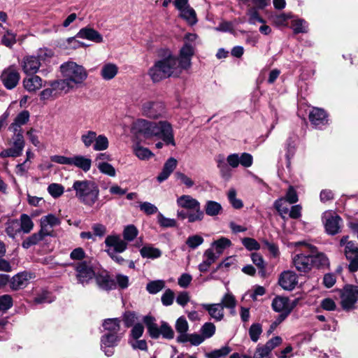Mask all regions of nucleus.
Masks as SVG:
<instances>
[{
	"label": "nucleus",
	"instance_id": "nucleus-58",
	"mask_svg": "<svg viewBox=\"0 0 358 358\" xmlns=\"http://www.w3.org/2000/svg\"><path fill=\"white\" fill-rule=\"evenodd\" d=\"M262 332V326L259 323L252 324L249 329V335L251 340L257 342Z\"/></svg>",
	"mask_w": 358,
	"mask_h": 358
},
{
	"label": "nucleus",
	"instance_id": "nucleus-7",
	"mask_svg": "<svg viewBox=\"0 0 358 358\" xmlns=\"http://www.w3.org/2000/svg\"><path fill=\"white\" fill-rule=\"evenodd\" d=\"M71 265L76 271L78 282L83 286L87 285L95 277V271L90 261L85 260Z\"/></svg>",
	"mask_w": 358,
	"mask_h": 358
},
{
	"label": "nucleus",
	"instance_id": "nucleus-37",
	"mask_svg": "<svg viewBox=\"0 0 358 358\" xmlns=\"http://www.w3.org/2000/svg\"><path fill=\"white\" fill-rule=\"evenodd\" d=\"M27 280L28 278L27 273H18L13 277L10 281V287L14 290L23 288L27 285Z\"/></svg>",
	"mask_w": 358,
	"mask_h": 358
},
{
	"label": "nucleus",
	"instance_id": "nucleus-64",
	"mask_svg": "<svg viewBox=\"0 0 358 358\" xmlns=\"http://www.w3.org/2000/svg\"><path fill=\"white\" fill-rule=\"evenodd\" d=\"M175 177L177 180H180L181 183L184 184L188 188L193 187L194 185V182L192 180V178L182 172H176Z\"/></svg>",
	"mask_w": 358,
	"mask_h": 358
},
{
	"label": "nucleus",
	"instance_id": "nucleus-41",
	"mask_svg": "<svg viewBox=\"0 0 358 358\" xmlns=\"http://www.w3.org/2000/svg\"><path fill=\"white\" fill-rule=\"evenodd\" d=\"M133 152L141 160H146L153 156V153L148 148H144L139 144L133 146Z\"/></svg>",
	"mask_w": 358,
	"mask_h": 358
},
{
	"label": "nucleus",
	"instance_id": "nucleus-31",
	"mask_svg": "<svg viewBox=\"0 0 358 358\" xmlns=\"http://www.w3.org/2000/svg\"><path fill=\"white\" fill-rule=\"evenodd\" d=\"M102 327L105 333L120 334V320L118 318L106 319L102 323Z\"/></svg>",
	"mask_w": 358,
	"mask_h": 358
},
{
	"label": "nucleus",
	"instance_id": "nucleus-21",
	"mask_svg": "<svg viewBox=\"0 0 358 358\" xmlns=\"http://www.w3.org/2000/svg\"><path fill=\"white\" fill-rule=\"evenodd\" d=\"M273 309L278 313L289 314L294 306L289 303L288 298L283 296H276L272 301Z\"/></svg>",
	"mask_w": 358,
	"mask_h": 358
},
{
	"label": "nucleus",
	"instance_id": "nucleus-40",
	"mask_svg": "<svg viewBox=\"0 0 358 358\" xmlns=\"http://www.w3.org/2000/svg\"><path fill=\"white\" fill-rule=\"evenodd\" d=\"M179 16L192 25L197 22L196 12L190 6L184 8L183 11H180Z\"/></svg>",
	"mask_w": 358,
	"mask_h": 358
},
{
	"label": "nucleus",
	"instance_id": "nucleus-23",
	"mask_svg": "<svg viewBox=\"0 0 358 358\" xmlns=\"http://www.w3.org/2000/svg\"><path fill=\"white\" fill-rule=\"evenodd\" d=\"M201 306L215 321H221L224 318V308L221 303H202Z\"/></svg>",
	"mask_w": 358,
	"mask_h": 358
},
{
	"label": "nucleus",
	"instance_id": "nucleus-63",
	"mask_svg": "<svg viewBox=\"0 0 358 358\" xmlns=\"http://www.w3.org/2000/svg\"><path fill=\"white\" fill-rule=\"evenodd\" d=\"M13 306V299L10 295L4 294L0 296V310L6 311Z\"/></svg>",
	"mask_w": 358,
	"mask_h": 358
},
{
	"label": "nucleus",
	"instance_id": "nucleus-19",
	"mask_svg": "<svg viewBox=\"0 0 358 358\" xmlns=\"http://www.w3.org/2000/svg\"><path fill=\"white\" fill-rule=\"evenodd\" d=\"M40 224L42 231L46 233L48 236H51L52 228L59 226L61 224V220L54 214H48L41 218Z\"/></svg>",
	"mask_w": 358,
	"mask_h": 358
},
{
	"label": "nucleus",
	"instance_id": "nucleus-38",
	"mask_svg": "<svg viewBox=\"0 0 358 358\" xmlns=\"http://www.w3.org/2000/svg\"><path fill=\"white\" fill-rule=\"evenodd\" d=\"M118 72L117 66L111 63L106 64L103 66L101 75L105 80H110L113 78Z\"/></svg>",
	"mask_w": 358,
	"mask_h": 358
},
{
	"label": "nucleus",
	"instance_id": "nucleus-24",
	"mask_svg": "<svg viewBox=\"0 0 358 358\" xmlns=\"http://www.w3.org/2000/svg\"><path fill=\"white\" fill-rule=\"evenodd\" d=\"M213 248H208L205 250L203 253V260L199 265V270L201 272H206L208 270L209 267L219 258Z\"/></svg>",
	"mask_w": 358,
	"mask_h": 358
},
{
	"label": "nucleus",
	"instance_id": "nucleus-32",
	"mask_svg": "<svg viewBox=\"0 0 358 358\" xmlns=\"http://www.w3.org/2000/svg\"><path fill=\"white\" fill-rule=\"evenodd\" d=\"M348 236H344L340 241V245L345 246V254L347 259H351L352 255L358 254V246L350 241Z\"/></svg>",
	"mask_w": 358,
	"mask_h": 358
},
{
	"label": "nucleus",
	"instance_id": "nucleus-26",
	"mask_svg": "<svg viewBox=\"0 0 358 358\" xmlns=\"http://www.w3.org/2000/svg\"><path fill=\"white\" fill-rule=\"evenodd\" d=\"M41 66L39 59L34 56H27L24 58L22 68L24 71L30 75L36 73Z\"/></svg>",
	"mask_w": 358,
	"mask_h": 358
},
{
	"label": "nucleus",
	"instance_id": "nucleus-46",
	"mask_svg": "<svg viewBox=\"0 0 358 358\" xmlns=\"http://www.w3.org/2000/svg\"><path fill=\"white\" fill-rule=\"evenodd\" d=\"M20 230L25 234L29 233L34 227V222L31 217L27 214H22L20 216Z\"/></svg>",
	"mask_w": 358,
	"mask_h": 358
},
{
	"label": "nucleus",
	"instance_id": "nucleus-4",
	"mask_svg": "<svg viewBox=\"0 0 358 358\" xmlns=\"http://www.w3.org/2000/svg\"><path fill=\"white\" fill-rule=\"evenodd\" d=\"M72 188L76 192V196L85 206L92 207L99 200V189L92 180H76Z\"/></svg>",
	"mask_w": 358,
	"mask_h": 358
},
{
	"label": "nucleus",
	"instance_id": "nucleus-13",
	"mask_svg": "<svg viewBox=\"0 0 358 358\" xmlns=\"http://www.w3.org/2000/svg\"><path fill=\"white\" fill-rule=\"evenodd\" d=\"M313 261L310 254L299 252L293 255L292 263L296 270L300 273H308L313 268Z\"/></svg>",
	"mask_w": 358,
	"mask_h": 358
},
{
	"label": "nucleus",
	"instance_id": "nucleus-50",
	"mask_svg": "<svg viewBox=\"0 0 358 358\" xmlns=\"http://www.w3.org/2000/svg\"><path fill=\"white\" fill-rule=\"evenodd\" d=\"M138 231L137 228L130 224L127 226L123 231L124 239L127 241H132L138 235Z\"/></svg>",
	"mask_w": 358,
	"mask_h": 358
},
{
	"label": "nucleus",
	"instance_id": "nucleus-18",
	"mask_svg": "<svg viewBox=\"0 0 358 358\" xmlns=\"http://www.w3.org/2000/svg\"><path fill=\"white\" fill-rule=\"evenodd\" d=\"M278 284L283 289L291 291L294 289L298 284V276L294 271H283L280 275Z\"/></svg>",
	"mask_w": 358,
	"mask_h": 358
},
{
	"label": "nucleus",
	"instance_id": "nucleus-30",
	"mask_svg": "<svg viewBox=\"0 0 358 358\" xmlns=\"http://www.w3.org/2000/svg\"><path fill=\"white\" fill-rule=\"evenodd\" d=\"M143 322L145 323L150 336L152 338H158L160 336V328L155 322V317L146 315L143 317Z\"/></svg>",
	"mask_w": 358,
	"mask_h": 358
},
{
	"label": "nucleus",
	"instance_id": "nucleus-62",
	"mask_svg": "<svg viewBox=\"0 0 358 358\" xmlns=\"http://www.w3.org/2000/svg\"><path fill=\"white\" fill-rule=\"evenodd\" d=\"M38 96L43 102L53 101L60 96L57 91H41Z\"/></svg>",
	"mask_w": 358,
	"mask_h": 358
},
{
	"label": "nucleus",
	"instance_id": "nucleus-39",
	"mask_svg": "<svg viewBox=\"0 0 358 358\" xmlns=\"http://www.w3.org/2000/svg\"><path fill=\"white\" fill-rule=\"evenodd\" d=\"M3 29H5V34L1 38V43L8 48H12L13 46L17 43V34L14 33L11 29L5 28H3Z\"/></svg>",
	"mask_w": 358,
	"mask_h": 358
},
{
	"label": "nucleus",
	"instance_id": "nucleus-10",
	"mask_svg": "<svg viewBox=\"0 0 358 358\" xmlns=\"http://www.w3.org/2000/svg\"><path fill=\"white\" fill-rule=\"evenodd\" d=\"M322 222L328 234L335 235L341 231L343 220L336 213L330 210L324 212L322 215Z\"/></svg>",
	"mask_w": 358,
	"mask_h": 358
},
{
	"label": "nucleus",
	"instance_id": "nucleus-28",
	"mask_svg": "<svg viewBox=\"0 0 358 358\" xmlns=\"http://www.w3.org/2000/svg\"><path fill=\"white\" fill-rule=\"evenodd\" d=\"M71 166H74L84 172H87L91 169L92 160L83 155H73L71 157Z\"/></svg>",
	"mask_w": 358,
	"mask_h": 358
},
{
	"label": "nucleus",
	"instance_id": "nucleus-57",
	"mask_svg": "<svg viewBox=\"0 0 358 358\" xmlns=\"http://www.w3.org/2000/svg\"><path fill=\"white\" fill-rule=\"evenodd\" d=\"M304 23H306V21L303 19H296L291 21L290 27L293 29L294 34L306 32L303 26Z\"/></svg>",
	"mask_w": 358,
	"mask_h": 358
},
{
	"label": "nucleus",
	"instance_id": "nucleus-55",
	"mask_svg": "<svg viewBox=\"0 0 358 358\" xmlns=\"http://www.w3.org/2000/svg\"><path fill=\"white\" fill-rule=\"evenodd\" d=\"M215 332V326L211 322H206L201 328V334L204 339L212 337Z\"/></svg>",
	"mask_w": 358,
	"mask_h": 358
},
{
	"label": "nucleus",
	"instance_id": "nucleus-51",
	"mask_svg": "<svg viewBox=\"0 0 358 358\" xmlns=\"http://www.w3.org/2000/svg\"><path fill=\"white\" fill-rule=\"evenodd\" d=\"M228 199L231 206L236 209H240L243 206L242 201L236 198V191L235 189L231 188L227 193Z\"/></svg>",
	"mask_w": 358,
	"mask_h": 358
},
{
	"label": "nucleus",
	"instance_id": "nucleus-9",
	"mask_svg": "<svg viewBox=\"0 0 358 358\" xmlns=\"http://www.w3.org/2000/svg\"><path fill=\"white\" fill-rule=\"evenodd\" d=\"M10 145V148L4 149L0 152L1 157H17L22 155L25 145L22 133L13 132Z\"/></svg>",
	"mask_w": 358,
	"mask_h": 358
},
{
	"label": "nucleus",
	"instance_id": "nucleus-47",
	"mask_svg": "<svg viewBox=\"0 0 358 358\" xmlns=\"http://www.w3.org/2000/svg\"><path fill=\"white\" fill-rule=\"evenodd\" d=\"M165 287V282L162 280H153L147 284L146 289L151 294H155Z\"/></svg>",
	"mask_w": 358,
	"mask_h": 358
},
{
	"label": "nucleus",
	"instance_id": "nucleus-16",
	"mask_svg": "<svg viewBox=\"0 0 358 358\" xmlns=\"http://www.w3.org/2000/svg\"><path fill=\"white\" fill-rule=\"evenodd\" d=\"M142 112L147 117L157 119L165 113V107L161 102H147L143 104Z\"/></svg>",
	"mask_w": 358,
	"mask_h": 358
},
{
	"label": "nucleus",
	"instance_id": "nucleus-2",
	"mask_svg": "<svg viewBox=\"0 0 358 358\" xmlns=\"http://www.w3.org/2000/svg\"><path fill=\"white\" fill-rule=\"evenodd\" d=\"M181 71L177 57L169 53L165 58L155 62L149 70V75L153 82L156 83L171 76H178Z\"/></svg>",
	"mask_w": 358,
	"mask_h": 358
},
{
	"label": "nucleus",
	"instance_id": "nucleus-29",
	"mask_svg": "<svg viewBox=\"0 0 358 358\" xmlns=\"http://www.w3.org/2000/svg\"><path fill=\"white\" fill-rule=\"evenodd\" d=\"M24 90H40L43 87V80L34 73L28 75L23 80Z\"/></svg>",
	"mask_w": 358,
	"mask_h": 358
},
{
	"label": "nucleus",
	"instance_id": "nucleus-22",
	"mask_svg": "<svg viewBox=\"0 0 358 358\" xmlns=\"http://www.w3.org/2000/svg\"><path fill=\"white\" fill-rule=\"evenodd\" d=\"M106 246L109 249L114 250L115 252L121 253L127 248V243L124 239H122L120 236H108L106 240Z\"/></svg>",
	"mask_w": 358,
	"mask_h": 358
},
{
	"label": "nucleus",
	"instance_id": "nucleus-44",
	"mask_svg": "<svg viewBox=\"0 0 358 358\" xmlns=\"http://www.w3.org/2000/svg\"><path fill=\"white\" fill-rule=\"evenodd\" d=\"M96 167L103 174L110 177H115L116 176L115 169L107 162H99L96 163Z\"/></svg>",
	"mask_w": 358,
	"mask_h": 358
},
{
	"label": "nucleus",
	"instance_id": "nucleus-6",
	"mask_svg": "<svg viewBox=\"0 0 358 358\" xmlns=\"http://www.w3.org/2000/svg\"><path fill=\"white\" fill-rule=\"evenodd\" d=\"M196 38V34L187 33L185 35V40L194 41ZM194 47L189 43L185 41L179 51L178 66L180 70H188L192 66V57L194 55Z\"/></svg>",
	"mask_w": 358,
	"mask_h": 358
},
{
	"label": "nucleus",
	"instance_id": "nucleus-54",
	"mask_svg": "<svg viewBox=\"0 0 358 358\" xmlns=\"http://www.w3.org/2000/svg\"><path fill=\"white\" fill-rule=\"evenodd\" d=\"M48 193L54 198L62 196L64 192V187L58 183H52L48 187Z\"/></svg>",
	"mask_w": 358,
	"mask_h": 358
},
{
	"label": "nucleus",
	"instance_id": "nucleus-14",
	"mask_svg": "<svg viewBox=\"0 0 358 358\" xmlns=\"http://www.w3.org/2000/svg\"><path fill=\"white\" fill-rule=\"evenodd\" d=\"M0 78L7 90H12L19 83L20 75L13 66H10L3 71Z\"/></svg>",
	"mask_w": 358,
	"mask_h": 358
},
{
	"label": "nucleus",
	"instance_id": "nucleus-12",
	"mask_svg": "<svg viewBox=\"0 0 358 358\" xmlns=\"http://www.w3.org/2000/svg\"><path fill=\"white\" fill-rule=\"evenodd\" d=\"M122 337V334H107L101 338V349L107 357L114 354V348L116 347Z\"/></svg>",
	"mask_w": 358,
	"mask_h": 358
},
{
	"label": "nucleus",
	"instance_id": "nucleus-20",
	"mask_svg": "<svg viewBox=\"0 0 358 358\" xmlns=\"http://www.w3.org/2000/svg\"><path fill=\"white\" fill-rule=\"evenodd\" d=\"M76 37L87 39L97 43L103 42L102 35L94 28L85 27L80 29Z\"/></svg>",
	"mask_w": 358,
	"mask_h": 358
},
{
	"label": "nucleus",
	"instance_id": "nucleus-35",
	"mask_svg": "<svg viewBox=\"0 0 358 358\" xmlns=\"http://www.w3.org/2000/svg\"><path fill=\"white\" fill-rule=\"evenodd\" d=\"M231 245V242L229 239L225 237H222L218 240L213 241L211 243L210 248H213V250L215 251V253L218 256H220L223 253L224 250L229 248Z\"/></svg>",
	"mask_w": 358,
	"mask_h": 358
},
{
	"label": "nucleus",
	"instance_id": "nucleus-60",
	"mask_svg": "<svg viewBox=\"0 0 358 358\" xmlns=\"http://www.w3.org/2000/svg\"><path fill=\"white\" fill-rule=\"evenodd\" d=\"M143 325L141 323H136L132 327L129 339L140 338L143 336Z\"/></svg>",
	"mask_w": 358,
	"mask_h": 358
},
{
	"label": "nucleus",
	"instance_id": "nucleus-17",
	"mask_svg": "<svg viewBox=\"0 0 358 358\" xmlns=\"http://www.w3.org/2000/svg\"><path fill=\"white\" fill-rule=\"evenodd\" d=\"M308 117L311 124L316 129H322L328 124L327 114L322 108H313L309 113Z\"/></svg>",
	"mask_w": 358,
	"mask_h": 358
},
{
	"label": "nucleus",
	"instance_id": "nucleus-11",
	"mask_svg": "<svg viewBox=\"0 0 358 358\" xmlns=\"http://www.w3.org/2000/svg\"><path fill=\"white\" fill-rule=\"evenodd\" d=\"M299 200L296 191L293 186H289L285 197H281L274 202V207L278 210L280 216L285 219V215L288 213V208L285 206V202L287 201L290 204L296 203Z\"/></svg>",
	"mask_w": 358,
	"mask_h": 358
},
{
	"label": "nucleus",
	"instance_id": "nucleus-48",
	"mask_svg": "<svg viewBox=\"0 0 358 358\" xmlns=\"http://www.w3.org/2000/svg\"><path fill=\"white\" fill-rule=\"evenodd\" d=\"M203 241H204V239L203 238L202 236H201L200 235H198V234H195V235L189 236L187 238L185 243L189 249L194 250V249L197 248L199 246H200L201 245H202Z\"/></svg>",
	"mask_w": 358,
	"mask_h": 358
},
{
	"label": "nucleus",
	"instance_id": "nucleus-49",
	"mask_svg": "<svg viewBox=\"0 0 358 358\" xmlns=\"http://www.w3.org/2000/svg\"><path fill=\"white\" fill-rule=\"evenodd\" d=\"M109 142L107 137L104 135H96V139L94 141L93 148L96 151H103L108 148Z\"/></svg>",
	"mask_w": 358,
	"mask_h": 358
},
{
	"label": "nucleus",
	"instance_id": "nucleus-34",
	"mask_svg": "<svg viewBox=\"0 0 358 358\" xmlns=\"http://www.w3.org/2000/svg\"><path fill=\"white\" fill-rule=\"evenodd\" d=\"M46 236H48L46 233L42 231V229L41 228L40 231L37 233L33 234L31 236L27 237L22 243V245L24 248L28 249L31 246L36 245L40 241L43 240V238Z\"/></svg>",
	"mask_w": 358,
	"mask_h": 358
},
{
	"label": "nucleus",
	"instance_id": "nucleus-36",
	"mask_svg": "<svg viewBox=\"0 0 358 358\" xmlns=\"http://www.w3.org/2000/svg\"><path fill=\"white\" fill-rule=\"evenodd\" d=\"M204 210L206 215L214 217L222 213V207L221 204L217 201H207L204 206Z\"/></svg>",
	"mask_w": 358,
	"mask_h": 358
},
{
	"label": "nucleus",
	"instance_id": "nucleus-33",
	"mask_svg": "<svg viewBox=\"0 0 358 358\" xmlns=\"http://www.w3.org/2000/svg\"><path fill=\"white\" fill-rule=\"evenodd\" d=\"M96 282L99 288L105 290H110L116 288L115 280H113L108 275H95Z\"/></svg>",
	"mask_w": 358,
	"mask_h": 358
},
{
	"label": "nucleus",
	"instance_id": "nucleus-53",
	"mask_svg": "<svg viewBox=\"0 0 358 358\" xmlns=\"http://www.w3.org/2000/svg\"><path fill=\"white\" fill-rule=\"evenodd\" d=\"M234 264V259L232 257H227L222 262L218 264V266L215 268L209 275L208 279L212 280H217L218 278L215 275V273L218 271L219 269H222L223 268H225L227 269L229 268L232 264Z\"/></svg>",
	"mask_w": 358,
	"mask_h": 358
},
{
	"label": "nucleus",
	"instance_id": "nucleus-1",
	"mask_svg": "<svg viewBox=\"0 0 358 358\" xmlns=\"http://www.w3.org/2000/svg\"><path fill=\"white\" fill-rule=\"evenodd\" d=\"M134 129L146 139L158 137L167 145H176L171 124L167 121L153 122L139 119L135 122Z\"/></svg>",
	"mask_w": 358,
	"mask_h": 358
},
{
	"label": "nucleus",
	"instance_id": "nucleus-56",
	"mask_svg": "<svg viewBox=\"0 0 358 358\" xmlns=\"http://www.w3.org/2000/svg\"><path fill=\"white\" fill-rule=\"evenodd\" d=\"M129 344L134 350H139L142 351H148V344L144 339H129Z\"/></svg>",
	"mask_w": 358,
	"mask_h": 358
},
{
	"label": "nucleus",
	"instance_id": "nucleus-27",
	"mask_svg": "<svg viewBox=\"0 0 358 358\" xmlns=\"http://www.w3.org/2000/svg\"><path fill=\"white\" fill-rule=\"evenodd\" d=\"M178 162L173 157H170L165 162L162 172L158 175L157 179L162 182L166 180L177 166Z\"/></svg>",
	"mask_w": 358,
	"mask_h": 358
},
{
	"label": "nucleus",
	"instance_id": "nucleus-61",
	"mask_svg": "<svg viewBox=\"0 0 358 358\" xmlns=\"http://www.w3.org/2000/svg\"><path fill=\"white\" fill-rule=\"evenodd\" d=\"M292 17L289 14L281 13L273 17V22L276 27H287V20Z\"/></svg>",
	"mask_w": 358,
	"mask_h": 358
},
{
	"label": "nucleus",
	"instance_id": "nucleus-42",
	"mask_svg": "<svg viewBox=\"0 0 358 358\" xmlns=\"http://www.w3.org/2000/svg\"><path fill=\"white\" fill-rule=\"evenodd\" d=\"M236 303L237 301L234 294L230 292H227L222 296L220 303L223 306V308H226L234 311L236 306Z\"/></svg>",
	"mask_w": 358,
	"mask_h": 358
},
{
	"label": "nucleus",
	"instance_id": "nucleus-15",
	"mask_svg": "<svg viewBox=\"0 0 358 358\" xmlns=\"http://www.w3.org/2000/svg\"><path fill=\"white\" fill-rule=\"evenodd\" d=\"M295 246L303 245L305 246L309 252L311 253V258L313 261V267L315 266L316 267H324L329 265V259L327 256L323 253H317L314 255V253L317 251V248L315 246L306 243L305 241H299L294 243Z\"/></svg>",
	"mask_w": 358,
	"mask_h": 358
},
{
	"label": "nucleus",
	"instance_id": "nucleus-52",
	"mask_svg": "<svg viewBox=\"0 0 358 358\" xmlns=\"http://www.w3.org/2000/svg\"><path fill=\"white\" fill-rule=\"evenodd\" d=\"M231 351L230 347L225 345L220 349L211 351L207 354L208 358H220L227 356Z\"/></svg>",
	"mask_w": 358,
	"mask_h": 358
},
{
	"label": "nucleus",
	"instance_id": "nucleus-5",
	"mask_svg": "<svg viewBox=\"0 0 358 358\" xmlns=\"http://www.w3.org/2000/svg\"><path fill=\"white\" fill-rule=\"evenodd\" d=\"M176 203L178 207L193 212L187 214L189 222L201 221L204 217V213L201 209L200 202L190 195L184 194L178 197Z\"/></svg>",
	"mask_w": 358,
	"mask_h": 358
},
{
	"label": "nucleus",
	"instance_id": "nucleus-43",
	"mask_svg": "<svg viewBox=\"0 0 358 358\" xmlns=\"http://www.w3.org/2000/svg\"><path fill=\"white\" fill-rule=\"evenodd\" d=\"M140 253L143 258L155 259L162 255V252L159 249L152 246L143 247L140 250Z\"/></svg>",
	"mask_w": 358,
	"mask_h": 358
},
{
	"label": "nucleus",
	"instance_id": "nucleus-45",
	"mask_svg": "<svg viewBox=\"0 0 358 358\" xmlns=\"http://www.w3.org/2000/svg\"><path fill=\"white\" fill-rule=\"evenodd\" d=\"M96 135L95 131L91 130L87 131L81 135L80 139L85 148H88L92 145H94Z\"/></svg>",
	"mask_w": 358,
	"mask_h": 358
},
{
	"label": "nucleus",
	"instance_id": "nucleus-3",
	"mask_svg": "<svg viewBox=\"0 0 358 358\" xmlns=\"http://www.w3.org/2000/svg\"><path fill=\"white\" fill-rule=\"evenodd\" d=\"M60 69L64 79L58 82V85H61L59 90H64V85L70 89H73L75 87H81L83 83L87 77L85 69L73 62L62 64Z\"/></svg>",
	"mask_w": 358,
	"mask_h": 358
},
{
	"label": "nucleus",
	"instance_id": "nucleus-25",
	"mask_svg": "<svg viewBox=\"0 0 358 358\" xmlns=\"http://www.w3.org/2000/svg\"><path fill=\"white\" fill-rule=\"evenodd\" d=\"M30 114L28 110H23L20 112L14 119L9 127V129L13 132L22 133L21 127L26 124L29 120Z\"/></svg>",
	"mask_w": 358,
	"mask_h": 358
},
{
	"label": "nucleus",
	"instance_id": "nucleus-59",
	"mask_svg": "<svg viewBox=\"0 0 358 358\" xmlns=\"http://www.w3.org/2000/svg\"><path fill=\"white\" fill-rule=\"evenodd\" d=\"M271 350L266 344L258 346L254 355V358H271Z\"/></svg>",
	"mask_w": 358,
	"mask_h": 358
},
{
	"label": "nucleus",
	"instance_id": "nucleus-8",
	"mask_svg": "<svg viewBox=\"0 0 358 358\" xmlns=\"http://www.w3.org/2000/svg\"><path fill=\"white\" fill-rule=\"evenodd\" d=\"M341 305L344 310L355 308L358 302V285H347L340 291Z\"/></svg>",
	"mask_w": 358,
	"mask_h": 358
}]
</instances>
